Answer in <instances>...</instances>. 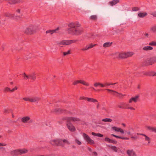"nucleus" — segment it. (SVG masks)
Masks as SVG:
<instances>
[{"label": "nucleus", "mask_w": 156, "mask_h": 156, "mask_svg": "<svg viewBox=\"0 0 156 156\" xmlns=\"http://www.w3.org/2000/svg\"><path fill=\"white\" fill-rule=\"evenodd\" d=\"M67 29L69 34L73 35L79 36L83 32L84 29L78 22H72L68 24Z\"/></svg>", "instance_id": "f257e3e1"}, {"label": "nucleus", "mask_w": 156, "mask_h": 156, "mask_svg": "<svg viewBox=\"0 0 156 156\" xmlns=\"http://www.w3.org/2000/svg\"><path fill=\"white\" fill-rule=\"evenodd\" d=\"M50 143L53 146L62 147H64L65 145H69L70 144L68 140L65 139L52 140L50 141Z\"/></svg>", "instance_id": "f03ea898"}, {"label": "nucleus", "mask_w": 156, "mask_h": 156, "mask_svg": "<svg viewBox=\"0 0 156 156\" xmlns=\"http://www.w3.org/2000/svg\"><path fill=\"white\" fill-rule=\"evenodd\" d=\"M78 41V40H64L58 43L57 44L59 46L63 45H68L77 42Z\"/></svg>", "instance_id": "7ed1b4c3"}, {"label": "nucleus", "mask_w": 156, "mask_h": 156, "mask_svg": "<svg viewBox=\"0 0 156 156\" xmlns=\"http://www.w3.org/2000/svg\"><path fill=\"white\" fill-rule=\"evenodd\" d=\"M36 29V27L30 26L26 29L25 31V33L27 34H32L35 32Z\"/></svg>", "instance_id": "20e7f679"}, {"label": "nucleus", "mask_w": 156, "mask_h": 156, "mask_svg": "<svg viewBox=\"0 0 156 156\" xmlns=\"http://www.w3.org/2000/svg\"><path fill=\"white\" fill-rule=\"evenodd\" d=\"M116 55L119 56V58H124L132 56L133 55V53L128 52L120 53H117Z\"/></svg>", "instance_id": "39448f33"}, {"label": "nucleus", "mask_w": 156, "mask_h": 156, "mask_svg": "<svg viewBox=\"0 0 156 156\" xmlns=\"http://www.w3.org/2000/svg\"><path fill=\"white\" fill-rule=\"evenodd\" d=\"M105 90H107L111 94H113L115 97H122L126 96V94H122L121 93H119L118 92L109 89H106Z\"/></svg>", "instance_id": "423d86ee"}, {"label": "nucleus", "mask_w": 156, "mask_h": 156, "mask_svg": "<svg viewBox=\"0 0 156 156\" xmlns=\"http://www.w3.org/2000/svg\"><path fill=\"white\" fill-rule=\"evenodd\" d=\"M83 136L87 143L90 144H94V141L92 140L90 137L86 133H83Z\"/></svg>", "instance_id": "0eeeda50"}, {"label": "nucleus", "mask_w": 156, "mask_h": 156, "mask_svg": "<svg viewBox=\"0 0 156 156\" xmlns=\"http://www.w3.org/2000/svg\"><path fill=\"white\" fill-rule=\"evenodd\" d=\"M66 126L69 130L72 132H74L76 130L75 127L72 123L70 122H68L66 123Z\"/></svg>", "instance_id": "6e6552de"}, {"label": "nucleus", "mask_w": 156, "mask_h": 156, "mask_svg": "<svg viewBox=\"0 0 156 156\" xmlns=\"http://www.w3.org/2000/svg\"><path fill=\"white\" fill-rule=\"evenodd\" d=\"M10 5L18 4L23 2V0H5Z\"/></svg>", "instance_id": "1a4fd4ad"}, {"label": "nucleus", "mask_w": 156, "mask_h": 156, "mask_svg": "<svg viewBox=\"0 0 156 156\" xmlns=\"http://www.w3.org/2000/svg\"><path fill=\"white\" fill-rule=\"evenodd\" d=\"M17 89L18 88L17 87H15L14 88L12 89H11L9 88L8 87H6L4 88L3 90V91L5 93L12 92L17 90Z\"/></svg>", "instance_id": "9d476101"}, {"label": "nucleus", "mask_w": 156, "mask_h": 156, "mask_svg": "<svg viewBox=\"0 0 156 156\" xmlns=\"http://www.w3.org/2000/svg\"><path fill=\"white\" fill-rule=\"evenodd\" d=\"M153 64L154 63L152 58H148L144 63V65L145 66L151 65Z\"/></svg>", "instance_id": "9b49d317"}, {"label": "nucleus", "mask_w": 156, "mask_h": 156, "mask_svg": "<svg viewBox=\"0 0 156 156\" xmlns=\"http://www.w3.org/2000/svg\"><path fill=\"white\" fill-rule=\"evenodd\" d=\"M78 83H81L83 85L86 86H89V85L88 83L82 80H76L73 83V84L74 85H76Z\"/></svg>", "instance_id": "f8f14e48"}, {"label": "nucleus", "mask_w": 156, "mask_h": 156, "mask_svg": "<svg viewBox=\"0 0 156 156\" xmlns=\"http://www.w3.org/2000/svg\"><path fill=\"white\" fill-rule=\"evenodd\" d=\"M22 122L23 123L28 122V121H30V122H32V120H30V117L28 116H24L21 119Z\"/></svg>", "instance_id": "ddd939ff"}, {"label": "nucleus", "mask_w": 156, "mask_h": 156, "mask_svg": "<svg viewBox=\"0 0 156 156\" xmlns=\"http://www.w3.org/2000/svg\"><path fill=\"white\" fill-rule=\"evenodd\" d=\"M126 153L128 156H136L135 152L133 149L127 150L126 151Z\"/></svg>", "instance_id": "4468645a"}, {"label": "nucleus", "mask_w": 156, "mask_h": 156, "mask_svg": "<svg viewBox=\"0 0 156 156\" xmlns=\"http://www.w3.org/2000/svg\"><path fill=\"white\" fill-rule=\"evenodd\" d=\"M23 99L27 101H30L32 102H37L39 100L38 98H23Z\"/></svg>", "instance_id": "2eb2a0df"}, {"label": "nucleus", "mask_w": 156, "mask_h": 156, "mask_svg": "<svg viewBox=\"0 0 156 156\" xmlns=\"http://www.w3.org/2000/svg\"><path fill=\"white\" fill-rule=\"evenodd\" d=\"M112 129L115 131L119 132L122 134H124V131L122 129L115 126H113L112 128Z\"/></svg>", "instance_id": "dca6fc26"}, {"label": "nucleus", "mask_w": 156, "mask_h": 156, "mask_svg": "<svg viewBox=\"0 0 156 156\" xmlns=\"http://www.w3.org/2000/svg\"><path fill=\"white\" fill-rule=\"evenodd\" d=\"M147 94L146 93H140L139 94L135 96L134 97L132 98H138L140 97H146L147 96H150L149 95H147Z\"/></svg>", "instance_id": "f3484780"}, {"label": "nucleus", "mask_w": 156, "mask_h": 156, "mask_svg": "<svg viewBox=\"0 0 156 156\" xmlns=\"http://www.w3.org/2000/svg\"><path fill=\"white\" fill-rule=\"evenodd\" d=\"M59 29V27H58L55 30H49L46 31V34H52L56 32L57 30H58Z\"/></svg>", "instance_id": "a211bd4d"}, {"label": "nucleus", "mask_w": 156, "mask_h": 156, "mask_svg": "<svg viewBox=\"0 0 156 156\" xmlns=\"http://www.w3.org/2000/svg\"><path fill=\"white\" fill-rule=\"evenodd\" d=\"M119 0H113L109 2V4L111 6H113L119 2Z\"/></svg>", "instance_id": "6ab92c4d"}, {"label": "nucleus", "mask_w": 156, "mask_h": 156, "mask_svg": "<svg viewBox=\"0 0 156 156\" xmlns=\"http://www.w3.org/2000/svg\"><path fill=\"white\" fill-rule=\"evenodd\" d=\"M147 129L151 132L156 133V127H153L149 126L146 127Z\"/></svg>", "instance_id": "aec40b11"}, {"label": "nucleus", "mask_w": 156, "mask_h": 156, "mask_svg": "<svg viewBox=\"0 0 156 156\" xmlns=\"http://www.w3.org/2000/svg\"><path fill=\"white\" fill-rule=\"evenodd\" d=\"M10 154L12 155H20L19 149L11 151Z\"/></svg>", "instance_id": "412c9836"}, {"label": "nucleus", "mask_w": 156, "mask_h": 156, "mask_svg": "<svg viewBox=\"0 0 156 156\" xmlns=\"http://www.w3.org/2000/svg\"><path fill=\"white\" fill-rule=\"evenodd\" d=\"M36 74L34 73H32L29 75V79L35 80L36 79Z\"/></svg>", "instance_id": "4be33fe9"}, {"label": "nucleus", "mask_w": 156, "mask_h": 156, "mask_svg": "<svg viewBox=\"0 0 156 156\" xmlns=\"http://www.w3.org/2000/svg\"><path fill=\"white\" fill-rule=\"evenodd\" d=\"M147 13L146 12H140L138 14V16L140 18H142L147 15Z\"/></svg>", "instance_id": "5701e85b"}, {"label": "nucleus", "mask_w": 156, "mask_h": 156, "mask_svg": "<svg viewBox=\"0 0 156 156\" xmlns=\"http://www.w3.org/2000/svg\"><path fill=\"white\" fill-rule=\"evenodd\" d=\"M112 44V42H107L103 44V47L104 48H107L111 46Z\"/></svg>", "instance_id": "b1692460"}, {"label": "nucleus", "mask_w": 156, "mask_h": 156, "mask_svg": "<svg viewBox=\"0 0 156 156\" xmlns=\"http://www.w3.org/2000/svg\"><path fill=\"white\" fill-rule=\"evenodd\" d=\"M69 120H72L74 122H79L80 121V119L78 118L73 117L69 118Z\"/></svg>", "instance_id": "393cba45"}, {"label": "nucleus", "mask_w": 156, "mask_h": 156, "mask_svg": "<svg viewBox=\"0 0 156 156\" xmlns=\"http://www.w3.org/2000/svg\"><path fill=\"white\" fill-rule=\"evenodd\" d=\"M19 151L20 155L25 154L28 152V150L25 148L22 149H19Z\"/></svg>", "instance_id": "a878e982"}, {"label": "nucleus", "mask_w": 156, "mask_h": 156, "mask_svg": "<svg viewBox=\"0 0 156 156\" xmlns=\"http://www.w3.org/2000/svg\"><path fill=\"white\" fill-rule=\"evenodd\" d=\"M64 111L61 108H55L53 110V112L57 113H63Z\"/></svg>", "instance_id": "bb28decb"}, {"label": "nucleus", "mask_w": 156, "mask_h": 156, "mask_svg": "<svg viewBox=\"0 0 156 156\" xmlns=\"http://www.w3.org/2000/svg\"><path fill=\"white\" fill-rule=\"evenodd\" d=\"M5 16L9 18H13L14 17V14H11L9 12H6L5 13Z\"/></svg>", "instance_id": "cd10ccee"}, {"label": "nucleus", "mask_w": 156, "mask_h": 156, "mask_svg": "<svg viewBox=\"0 0 156 156\" xmlns=\"http://www.w3.org/2000/svg\"><path fill=\"white\" fill-rule=\"evenodd\" d=\"M153 49L152 47L150 46H145L143 48V50L144 51H148L152 50Z\"/></svg>", "instance_id": "c85d7f7f"}, {"label": "nucleus", "mask_w": 156, "mask_h": 156, "mask_svg": "<svg viewBox=\"0 0 156 156\" xmlns=\"http://www.w3.org/2000/svg\"><path fill=\"white\" fill-rule=\"evenodd\" d=\"M102 121V122H111L112 120L110 118H106L103 119Z\"/></svg>", "instance_id": "c756f323"}, {"label": "nucleus", "mask_w": 156, "mask_h": 156, "mask_svg": "<svg viewBox=\"0 0 156 156\" xmlns=\"http://www.w3.org/2000/svg\"><path fill=\"white\" fill-rule=\"evenodd\" d=\"M91 134L93 136H96L98 137H102L103 136V134L99 133H96L94 132H92Z\"/></svg>", "instance_id": "7c9ffc66"}, {"label": "nucleus", "mask_w": 156, "mask_h": 156, "mask_svg": "<svg viewBox=\"0 0 156 156\" xmlns=\"http://www.w3.org/2000/svg\"><path fill=\"white\" fill-rule=\"evenodd\" d=\"M94 85L95 87H97L99 86H100L101 87H104L103 84L100 83H96L94 84Z\"/></svg>", "instance_id": "2f4dec72"}, {"label": "nucleus", "mask_w": 156, "mask_h": 156, "mask_svg": "<svg viewBox=\"0 0 156 156\" xmlns=\"http://www.w3.org/2000/svg\"><path fill=\"white\" fill-rule=\"evenodd\" d=\"M86 100L89 102H95L97 101L93 98H86Z\"/></svg>", "instance_id": "473e14b6"}, {"label": "nucleus", "mask_w": 156, "mask_h": 156, "mask_svg": "<svg viewBox=\"0 0 156 156\" xmlns=\"http://www.w3.org/2000/svg\"><path fill=\"white\" fill-rule=\"evenodd\" d=\"M117 83H104V84H103V85L104 86V87L106 86H109L110 85L113 86L116 84Z\"/></svg>", "instance_id": "72a5a7b5"}, {"label": "nucleus", "mask_w": 156, "mask_h": 156, "mask_svg": "<svg viewBox=\"0 0 156 156\" xmlns=\"http://www.w3.org/2000/svg\"><path fill=\"white\" fill-rule=\"evenodd\" d=\"M97 19V16L96 15H94L90 17V19L92 20H96Z\"/></svg>", "instance_id": "f704fd0d"}, {"label": "nucleus", "mask_w": 156, "mask_h": 156, "mask_svg": "<svg viewBox=\"0 0 156 156\" xmlns=\"http://www.w3.org/2000/svg\"><path fill=\"white\" fill-rule=\"evenodd\" d=\"M138 100V98H131L129 101V103H131L133 101L136 102Z\"/></svg>", "instance_id": "c9c22d12"}, {"label": "nucleus", "mask_w": 156, "mask_h": 156, "mask_svg": "<svg viewBox=\"0 0 156 156\" xmlns=\"http://www.w3.org/2000/svg\"><path fill=\"white\" fill-rule=\"evenodd\" d=\"M109 147L114 151L117 152L118 151V149L117 147L114 146H109Z\"/></svg>", "instance_id": "e433bc0d"}, {"label": "nucleus", "mask_w": 156, "mask_h": 156, "mask_svg": "<svg viewBox=\"0 0 156 156\" xmlns=\"http://www.w3.org/2000/svg\"><path fill=\"white\" fill-rule=\"evenodd\" d=\"M151 30L153 33L156 32V25H154L151 28Z\"/></svg>", "instance_id": "4c0bfd02"}, {"label": "nucleus", "mask_w": 156, "mask_h": 156, "mask_svg": "<svg viewBox=\"0 0 156 156\" xmlns=\"http://www.w3.org/2000/svg\"><path fill=\"white\" fill-rule=\"evenodd\" d=\"M145 137V140L146 141H147L148 142V144H149L150 143V138L148 137L147 135H145V136H144Z\"/></svg>", "instance_id": "58836bf2"}, {"label": "nucleus", "mask_w": 156, "mask_h": 156, "mask_svg": "<svg viewBox=\"0 0 156 156\" xmlns=\"http://www.w3.org/2000/svg\"><path fill=\"white\" fill-rule=\"evenodd\" d=\"M115 137L117 138H119L123 140H128L129 139V138L126 137H122L117 135H116Z\"/></svg>", "instance_id": "ea45409f"}, {"label": "nucleus", "mask_w": 156, "mask_h": 156, "mask_svg": "<svg viewBox=\"0 0 156 156\" xmlns=\"http://www.w3.org/2000/svg\"><path fill=\"white\" fill-rule=\"evenodd\" d=\"M23 77L25 80H27V79H29V75H27L25 73H24L22 74Z\"/></svg>", "instance_id": "a19ab883"}, {"label": "nucleus", "mask_w": 156, "mask_h": 156, "mask_svg": "<svg viewBox=\"0 0 156 156\" xmlns=\"http://www.w3.org/2000/svg\"><path fill=\"white\" fill-rule=\"evenodd\" d=\"M70 53V50H68L67 52H63V56H65L69 54Z\"/></svg>", "instance_id": "79ce46f5"}, {"label": "nucleus", "mask_w": 156, "mask_h": 156, "mask_svg": "<svg viewBox=\"0 0 156 156\" xmlns=\"http://www.w3.org/2000/svg\"><path fill=\"white\" fill-rule=\"evenodd\" d=\"M22 16V15H21L20 16H14V17L13 18H14L16 20H18L19 19L21 18V17Z\"/></svg>", "instance_id": "37998d69"}, {"label": "nucleus", "mask_w": 156, "mask_h": 156, "mask_svg": "<svg viewBox=\"0 0 156 156\" xmlns=\"http://www.w3.org/2000/svg\"><path fill=\"white\" fill-rule=\"evenodd\" d=\"M141 73L147 76H151V75L149 74V73L147 72L143 71L141 72Z\"/></svg>", "instance_id": "c03bdc74"}, {"label": "nucleus", "mask_w": 156, "mask_h": 156, "mask_svg": "<svg viewBox=\"0 0 156 156\" xmlns=\"http://www.w3.org/2000/svg\"><path fill=\"white\" fill-rule=\"evenodd\" d=\"M149 45L151 46H156V41H152L149 43Z\"/></svg>", "instance_id": "a18cd8bd"}, {"label": "nucleus", "mask_w": 156, "mask_h": 156, "mask_svg": "<svg viewBox=\"0 0 156 156\" xmlns=\"http://www.w3.org/2000/svg\"><path fill=\"white\" fill-rule=\"evenodd\" d=\"M75 141V142L76 143L80 145L81 144V142L78 139H76Z\"/></svg>", "instance_id": "49530a36"}, {"label": "nucleus", "mask_w": 156, "mask_h": 156, "mask_svg": "<svg viewBox=\"0 0 156 156\" xmlns=\"http://www.w3.org/2000/svg\"><path fill=\"white\" fill-rule=\"evenodd\" d=\"M140 9L137 7H134L132 8V11H136L139 10Z\"/></svg>", "instance_id": "de8ad7c7"}, {"label": "nucleus", "mask_w": 156, "mask_h": 156, "mask_svg": "<svg viewBox=\"0 0 156 156\" xmlns=\"http://www.w3.org/2000/svg\"><path fill=\"white\" fill-rule=\"evenodd\" d=\"M111 140V139L107 137L105 138V141L109 143H110Z\"/></svg>", "instance_id": "09e8293b"}, {"label": "nucleus", "mask_w": 156, "mask_h": 156, "mask_svg": "<svg viewBox=\"0 0 156 156\" xmlns=\"http://www.w3.org/2000/svg\"><path fill=\"white\" fill-rule=\"evenodd\" d=\"M117 143V142L116 141L112 139L111 140L110 143H112L114 144H116Z\"/></svg>", "instance_id": "8fccbe9b"}, {"label": "nucleus", "mask_w": 156, "mask_h": 156, "mask_svg": "<svg viewBox=\"0 0 156 156\" xmlns=\"http://www.w3.org/2000/svg\"><path fill=\"white\" fill-rule=\"evenodd\" d=\"M89 48L87 46H86L85 48H83L81 49V50L83 51L87 50L89 49Z\"/></svg>", "instance_id": "3c124183"}, {"label": "nucleus", "mask_w": 156, "mask_h": 156, "mask_svg": "<svg viewBox=\"0 0 156 156\" xmlns=\"http://www.w3.org/2000/svg\"><path fill=\"white\" fill-rule=\"evenodd\" d=\"M96 44H90L89 45V46H87L89 48V49H90V48H91L93 47H94V46H95L96 45Z\"/></svg>", "instance_id": "603ef678"}, {"label": "nucleus", "mask_w": 156, "mask_h": 156, "mask_svg": "<svg viewBox=\"0 0 156 156\" xmlns=\"http://www.w3.org/2000/svg\"><path fill=\"white\" fill-rule=\"evenodd\" d=\"M154 63H156V57H154L152 58Z\"/></svg>", "instance_id": "864d4df0"}, {"label": "nucleus", "mask_w": 156, "mask_h": 156, "mask_svg": "<svg viewBox=\"0 0 156 156\" xmlns=\"http://www.w3.org/2000/svg\"><path fill=\"white\" fill-rule=\"evenodd\" d=\"M151 14L153 15L154 17H156V12H155L152 13Z\"/></svg>", "instance_id": "5fc2aeb1"}, {"label": "nucleus", "mask_w": 156, "mask_h": 156, "mask_svg": "<svg viewBox=\"0 0 156 156\" xmlns=\"http://www.w3.org/2000/svg\"><path fill=\"white\" fill-rule=\"evenodd\" d=\"M93 155L94 156H97L98 155L96 151H94L93 152Z\"/></svg>", "instance_id": "6e6d98bb"}, {"label": "nucleus", "mask_w": 156, "mask_h": 156, "mask_svg": "<svg viewBox=\"0 0 156 156\" xmlns=\"http://www.w3.org/2000/svg\"><path fill=\"white\" fill-rule=\"evenodd\" d=\"M89 88L92 89V90H94L95 91H96V89H95L94 87H90Z\"/></svg>", "instance_id": "4d7b16f0"}, {"label": "nucleus", "mask_w": 156, "mask_h": 156, "mask_svg": "<svg viewBox=\"0 0 156 156\" xmlns=\"http://www.w3.org/2000/svg\"><path fill=\"white\" fill-rule=\"evenodd\" d=\"M6 145V144H4L0 143V146H5Z\"/></svg>", "instance_id": "13d9d810"}, {"label": "nucleus", "mask_w": 156, "mask_h": 156, "mask_svg": "<svg viewBox=\"0 0 156 156\" xmlns=\"http://www.w3.org/2000/svg\"><path fill=\"white\" fill-rule=\"evenodd\" d=\"M0 149H2V150L3 151H5V149L4 148V147H0Z\"/></svg>", "instance_id": "bf43d9fd"}, {"label": "nucleus", "mask_w": 156, "mask_h": 156, "mask_svg": "<svg viewBox=\"0 0 156 156\" xmlns=\"http://www.w3.org/2000/svg\"><path fill=\"white\" fill-rule=\"evenodd\" d=\"M16 12L18 13H20V9H18L16 10Z\"/></svg>", "instance_id": "052dcab7"}, {"label": "nucleus", "mask_w": 156, "mask_h": 156, "mask_svg": "<svg viewBox=\"0 0 156 156\" xmlns=\"http://www.w3.org/2000/svg\"><path fill=\"white\" fill-rule=\"evenodd\" d=\"M131 138H132L134 139H136L137 138V137L136 136H132L131 137Z\"/></svg>", "instance_id": "680f3d73"}, {"label": "nucleus", "mask_w": 156, "mask_h": 156, "mask_svg": "<svg viewBox=\"0 0 156 156\" xmlns=\"http://www.w3.org/2000/svg\"><path fill=\"white\" fill-rule=\"evenodd\" d=\"M127 108L128 109H131V110H135V109L134 108H133L132 107H129L128 108Z\"/></svg>", "instance_id": "e2e57ef3"}, {"label": "nucleus", "mask_w": 156, "mask_h": 156, "mask_svg": "<svg viewBox=\"0 0 156 156\" xmlns=\"http://www.w3.org/2000/svg\"><path fill=\"white\" fill-rule=\"evenodd\" d=\"M102 109L103 110H104L105 111H107V109L106 108H105V107H103L102 108Z\"/></svg>", "instance_id": "0e129e2a"}, {"label": "nucleus", "mask_w": 156, "mask_h": 156, "mask_svg": "<svg viewBox=\"0 0 156 156\" xmlns=\"http://www.w3.org/2000/svg\"><path fill=\"white\" fill-rule=\"evenodd\" d=\"M139 135H141L144 136L145 134L143 133H140V134H139Z\"/></svg>", "instance_id": "69168bd1"}, {"label": "nucleus", "mask_w": 156, "mask_h": 156, "mask_svg": "<svg viewBox=\"0 0 156 156\" xmlns=\"http://www.w3.org/2000/svg\"><path fill=\"white\" fill-rule=\"evenodd\" d=\"M8 111V110L7 109H5L4 110V112H7Z\"/></svg>", "instance_id": "338daca9"}, {"label": "nucleus", "mask_w": 156, "mask_h": 156, "mask_svg": "<svg viewBox=\"0 0 156 156\" xmlns=\"http://www.w3.org/2000/svg\"><path fill=\"white\" fill-rule=\"evenodd\" d=\"M127 133L129 135H130L131 133H130V131H129Z\"/></svg>", "instance_id": "774afa93"}]
</instances>
